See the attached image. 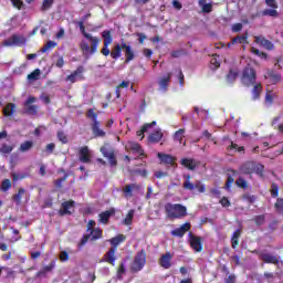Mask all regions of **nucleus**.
Wrapping results in <instances>:
<instances>
[{
    "mask_svg": "<svg viewBox=\"0 0 283 283\" xmlns=\"http://www.w3.org/2000/svg\"><path fill=\"white\" fill-rule=\"evenodd\" d=\"M77 25L80 28V32L86 39V41L85 40L81 41L80 48L83 52V56H85V59H90V56H92L93 54H96V52L98 51V45L101 43V39L92 35V33H87V31H85V22L78 21ZM87 42H90L91 45Z\"/></svg>",
    "mask_w": 283,
    "mask_h": 283,
    "instance_id": "1",
    "label": "nucleus"
},
{
    "mask_svg": "<svg viewBox=\"0 0 283 283\" xmlns=\"http://www.w3.org/2000/svg\"><path fill=\"white\" fill-rule=\"evenodd\" d=\"M165 210L168 218L172 220H182L187 216V207L180 203H167Z\"/></svg>",
    "mask_w": 283,
    "mask_h": 283,
    "instance_id": "2",
    "label": "nucleus"
},
{
    "mask_svg": "<svg viewBox=\"0 0 283 283\" xmlns=\"http://www.w3.org/2000/svg\"><path fill=\"white\" fill-rule=\"evenodd\" d=\"M28 43V39L23 34H13L2 42L3 48H21Z\"/></svg>",
    "mask_w": 283,
    "mask_h": 283,
    "instance_id": "3",
    "label": "nucleus"
},
{
    "mask_svg": "<svg viewBox=\"0 0 283 283\" xmlns=\"http://www.w3.org/2000/svg\"><path fill=\"white\" fill-rule=\"evenodd\" d=\"M256 75L255 70L251 66H247L241 75V83L242 85H245V87H251L252 85H255Z\"/></svg>",
    "mask_w": 283,
    "mask_h": 283,
    "instance_id": "4",
    "label": "nucleus"
},
{
    "mask_svg": "<svg viewBox=\"0 0 283 283\" xmlns=\"http://www.w3.org/2000/svg\"><path fill=\"white\" fill-rule=\"evenodd\" d=\"M146 263L147 255L145 254V251H140L135 255V259L130 266V271H133V273H138V271H143V269H145Z\"/></svg>",
    "mask_w": 283,
    "mask_h": 283,
    "instance_id": "5",
    "label": "nucleus"
},
{
    "mask_svg": "<svg viewBox=\"0 0 283 283\" xmlns=\"http://www.w3.org/2000/svg\"><path fill=\"white\" fill-rule=\"evenodd\" d=\"M87 118H91L93 120L92 129L94 136L103 137L105 136V130L101 129V122H98V115L94 113V109H88L86 114Z\"/></svg>",
    "mask_w": 283,
    "mask_h": 283,
    "instance_id": "6",
    "label": "nucleus"
},
{
    "mask_svg": "<svg viewBox=\"0 0 283 283\" xmlns=\"http://www.w3.org/2000/svg\"><path fill=\"white\" fill-rule=\"evenodd\" d=\"M101 238H103V230H101V228L88 230V233L84 235L78 243V249H83L88 240H101Z\"/></svg>",
    "mask_w": 283,
    "mask_h": 283,
    "instance_id": "7",
    "label": "nucleus"
},
{
    "mask_svg": "<svg viewBox=\"0 0 283 283\" xmlns=\"http://www.w3.org/2000/svg\"><path fill=\"white\" fill-rule=\"evenodd\" d=\"M139 191L140 186H138L137 184H129L123 188L124 198H126V200H129L134 197L135 193H138Z\"/></svg>",
    "mask_w": 283,
    "mask_h": 283,
    "instance_id": "8",
    "label": "nucleus"
},
{
    "mask_svg": "<svg viewBox=\"0 0 283 283\" xmlns=\"http://www.w3.org/2000/svg\"><path fill=\"white\" fill-rule=\"evenodd\" d=\"M83 66H78L71 75L66 77V81H69V83H76L78 81H83Z\"/></svg>",
    "mask_w": 283,
    "mask_h": 283,
    "instance_id": "9",
    "label": "nucleus"
},
{
    "mask_svg": "<svg viewBox=\"0 0 283 283\" xmlns=\"http://www.w3.org/2000/svg\"><path fill=\"white\" fill-rule=\"evenodd\" d=\"M80 160L81 163H91L92 150L87 146H84L80 149Z\"/></svg>",
    "mask_w": 283,
    "mask_h": 283,
    "instance_id": "10",
    "label": "nucleus"
},
{
    "mask_svg": "<svg viewBox=\"0 0 283 283\" xmlns=\"http://www.w3.org/2000/svg\"><path fill=\"white\" fill-rule=\"evenodd\" d=\"M190 245L193 249V251L200 253V251H202V239L200 237L190 234Z\"/></svg>",
    "mask_w": 283,
    "mask_h": 283,
    "instance_id": "11",
    "label": "nucleus"
},
{
    "mask_svg": "<svg viewBox=\"0 0 283 283\" xmlns=\"http://www.w3.org/2000/svg\"><path fill=\"white\" fill-rule=\"evenodd\" d=\"M122 50L126 56V63H129V61H134L136 55L134 54V49H132V45H128L127 43H122Z\"/></svg>",
    "mask_w": 283,
    "mask_h": 283,
    "instance_id": "12",
    "label": "nucleus"
},
{
    "mask_svg": "<svg viewBox=\"0 0 283 283\" xmlns=\"http://www.w3.org/2000/svg\"><path fill=\"white\" fill-rule=\"evenodd\" d=\"M169 83H171V73L163 76L158 81L159 92H167V87H169Z\"/></svg>",
    "mask_w": 283,
    "mask_h": 283,
    "instance_id": "13",
    "label": "nucleus"
},
{
    "mask_svg": "<svg viewBox=\"0 0 283 283\" xmlns=\"http://www.w3.org/2000/svg\"><path fill=\"white\" fill-rule=\"evenodd\" d=\"M172 258H174V255L171 254V252H167L164 255H161V258L159 260L160 266H163V269H171V259Z\"/></svg>",
    "mask_w": 283,
    "mask_h": 283,
    "instance_id": "14",
    "label": "nucleus"
},
{
    "mask_svg": "<svg viewBox=\"0 0 283 283\" xmlns=\"http://www.w3.org/2000/svg\"><path fill=\"white\" fill-rule=\"evenodd\" d=\"M190 229H191V223H184L180 228L172 230L171 235H175L176 238H182L186 231H189Z\"/></svg>",
    "mask_w": 283,
    "mask_h": 283,
    "instance_id": "15",
    "label": "nucleus"
},
{
    "mask_svg": "<svg viewBox=\"0 0 283 283\" xmlns=\"http://www.w3.org/2000/svg\"><path fill=\"white\" fill-rule=\"evenodd\" d=\"M74 211V201H65L60 210L61 216H70Z\"/></svg>",
    "mask_w": 283,
    "mask_h": 283,
    "instance_id": "16",
    "label": "nucleus"
},
{
    "mask_svg": "<svg viewBox=\"0 0 283 283\" xmlns=\"http://www.w3.org/2000/svg\"><path fill=\"white\" fill-rule=\"evenodd\" d=\"M101 153L103 154L104 158H107L111 167H115L116 165V157L114 156V151L107 150V148L102 147Z\"/></svg>",
    "mask_w": 283,
    "mask_h": 283,
    "instance_id": "17",
    "label": "nucleus"
},
{
    "mask_svg": "<svg viewBox=\"0 0 283 283\" xmlns=\"http://www.w3.org/2000/svg\"><path fill=\"white\" fill-rule=\"evenodd\" d=\"M104 262H108L112 266L116 264V248L109 249V251L104 255Z\"/></svg>",
    "mask_w": 283,
    "mask_h": 283,
    "instance_id": "18",
    "label": "nucleus"
},
{
    "mask_svg": "<svg viewBox=\"0 0 283 283\" xmlns=\"http://www.w3.org/2000/svg\"><path fill=\"white\" fill-rule=\"evenodd\" d=\"M157 156H158L159 160L161 163H164L165 165H175V163H176V158L171 155L158 153Z\"/></svg>",
    "mask_w": 283,
    "mask_h": 283,
    "instance_id": "19",
    "label": "nucleus"
},
{
    "mask_svg": "<svg viewBox=\"0 0 283 283\" xmlns=\"http://www.w3.org/2000/svg\"><path fill=\"white\" fill-rule=\"evenodd\" d=\"M241 171L242 174H254L255 171V163L253 161H248V163H244L242 166H241Z\"/></svg>",
    "mask_w": 283,
    "mask_h": 283,
    "instance_id": "20",
    "label": "nucleus"
},
{
    "mask_svg": "<svg viewBox=\"0 0 283 283\" xmlns=\"http://www.w3.org/2000/svg\"><path fill=\"white\" fill-rule=\"evenodd\" d=\"M126 149H129L130 151H134V154H139L140 156H143V148L136 142H128L126 144Z\"/></svg>",
    "mask_w": 283,
    "mask_h": 283,
    "instance_id": "21",
    "label": "nucleus"
},
{
    "mask_svg": "<svg viewBox=\"0 0 283 283\" xmlns=\"http://www.w3.org/2000/svg\"><path fill=\"white\" fill-rule=\"evenodd\" d=\"M261 258L263 262H266L268 264H277L280 262V258L269 253H263Z\"/></svg>",
    "mask_w": 283,
    "mask_h": 283,
    "instance_id": "22",
    "label": "nucleus"
},
{
    "mask_svg": "<svg viewBox=\"0 0 283 283\" xmlns=\"http://www.w3.org/2000/svg\"><path fill=\"white\" fill-rule=\"evenodd\" d=\"M276 96H277L276 93H274L270 88H266V94H265V105H266V107H271V105H273V101H275Z\"/></svg>",
    "mask_w": 283,
    "mask_h": 283,
    "instance_id": "23",
    "label": "nucleus"
},
{
    "mask_svg": "<svg viewBox=\"0 0 283 283\" xmlns=\"http://www.w3.org/2000/svg\"><path fill=\"white\" fill-rule=\"evenodd\" d=\"M122 54H123V44H122V45H120V44H116V45L113 48V50L111 51V56H112V59H114L115 61H116L117 59H120Z\"/></svg>",
    "mask_w": 283,
    "mask_h": 283,
    "instance_id": "24",
    "label": "nucleus"
},
{
    "mask_svg": "<svg viewBox=\"0 0 283 283\" xmlns=\"http://www.w3.org/2000/svg\"><path fill=\"white\" fill-rule=\"evenodd\" d=\"M112 216H114V210H106V211L99 213V222H102V224H107V222H109V218H112Z\"/></svg>",
    "mask_w": 283,
    "mask_h": 283,
    "instance_id": "25",
    "label": "nucleus"
},
{
    "mask_svg": "<svg viewBox=\"0 0 283 283\" xmlns=\"http://www.w3.org/2000/svg\"><path fill=\"white\" fill-rule=\"evenodd\" d=\"M260 94H262V84L254 83L252 88V98L253 101H258L260 98Z\"/></svg>",
    "mask_w": 283,
    "mask_h": 283,
    "instance_id": "26",
    "label": "nucleus"
},
{
    "mask_svg": "<svg viewBox=\"0 0 283 283\" xmlns=\"http://www.w3.org/2000/svg\"><path fill=\"white\" fill-rule=\"evenodd\" d=\"M255 41H256V43L262 45V48H265V50H273V43H271V41H269L262 36L255 38Z\"/></svg>",
    "mask_w": 283,
    "mask_h": 283,
    "instance_id": "27",
    "label": "nucleus"
},
{
    "mask_svg": "<svg viewBox=\"0 0 283 283\" xmlns=\"http://www.w3.org/2000/svg\"><path fill=\"white\" fill-rule=\"evenodd\" d=\"M155 125H156V122H151L150 124H145L143 126V129L137 132V136L142 137L140 140L145 138V133L149 132V129H151V127H154Z\"/></svg>",
    "mask_w": 283,
    "mask_h": 283,
    "instance_id": "28",
    "label": "nucleus"
},
{
    "mask_svg": "<svg viewBox=\"0 0 283 283\" xmlns=\"http://www.w3.org/2000/svg\"><path fill=\"white\" fill-rule=\"evenodd\" d=\"M102 39L104 40V44L112 45V41H114V38H112V31L104 30L102 32Z\"/></svg>",
    "mask_w": 283,
    "mask_h": 283,
    "instance_id": "29",
    "label": "nucleus"
},
{
    "mask_svg": "<svg viewBox=\"0 0 283 283\" xmlns=\"http://www.w3.org/2000/svg\"><path fill=\"white\" fill-rule=\"evenodd\" d=\"M161 139H163V133L160 130L154 132L148 137L149 143H160Z\"/></svg>",
    "mask_w": 283,
    "mask_h": 283,
    "instance_id": "30",
    "label": "nucleus"
},
{
    "mask_svg": "<svg viewBox=\"0 0 283 283\" xmlns=\"http://www.w3.org/2000/svg\"><path fill=\"white\" fill-rule=\"evenodd\" d=\"M265 78H268V81H270V83H280V78H282V76H280V74L275 73V72H270L265 75Z\"/></svg>",
    "mask_w": 283,
    "mask_h": 283,
    "instance_id": "31",
    "label": "nucleus"
},
{
    "mask_svg": "<svg viewBox=\"0 0 283 283\" xmlns=\"http://www.w3.org/2000/svg\"><path fill=\"white\" fill-rule=\"evenodd\" d=\"M199 6L202 10V12L209 14L211 12L213 6L211 3H207V0H199Z\"/></svg>",
    "mask_w": 283,
    "mask_h": 283,
    "instance_id": "32",
    "label": "nucleus"
},
{
    "mask_svg": "<svg viewBox=\"0 0 283 283\" xmlns=\"http://www.w3.org/2000/svg\"><path fill=\"white\" fill-rule=\"evenodd\" d=\"M122 242H125V235L123 234H118L115 238L111 239V244L115 249H117L118 244H120Z\"/></svg>",
    "mask_w": 283,
    "mask_h": 283,
    "instance_id": "33",
    "label": "nucleus"
},
{
    "mask_svg": "<svg viewBox=\"0 0 283 283\" xmlns=\"http://www.w3.org/2000/svg\"><path fill=\"white\" fill-rule=\"evenodd\" d=\"M181 165H184V167L190 170H193L197 167V163L193 159H182Z\"/></svg>",
    "mask_w": 283,
    "mask_h": 283,
    "instance_id": "34",
    "label": "nucleus"
},
{
    "mask_svg": "<svg viewBox=\"0 0 283 283\" xmlns=\"http://www.w3.org/2000/svg\"><path fill=\"white\" fill-rule=\"evenodd\" d=\"M14 109H17V106L14 104H12V103L8 104L3 108L4 116H12V114H14Z\"/></svg>",
    "mask_w": 283,
    "mask_h": 283,
    "instance_id": "35",
    "label": "nucleus"
},
{
    "mask_svg": "<svg viewBox=\"0 0 283 283\" xmlns=\"http://www.w3.org/2000/svg\"><path fill=\"white\" fill-rule=\"evenodd\" d=\"M39 76H41V70L35 69L32 73L28 75V81H39Z\"/></svg>",
    "mask_w": 283,
    "mask_h": 283,
    "instance_id": "36",
    "label": "nucleus"
},
{
    "mask_svg": "<svg viewBox=\"0 0 283 283\" xmlns=\"http://www.w3.org/2000/svg\"><path fill=\"white\" fill-rule=\"evenodd\" d=\"M240 229L235 230L232 234V239H231V242H232V249H235L238 247V240L240 239Z\"/></svg>",
    "mask_w": 283,
    "mask_h": 283,
    "instance_id": "37",
    "label": "nucleus"
},
{
    "mask_svg": "<svg viewBox=\"0 0 283 283\" xmlns=\"http://www.w3.org/2000/svg\"><path fill=\"white\" fill-rule=\"evenodd\" d=\"M23 193H25V189L20 188L18 190V193H15L13 196V200H14L15 205H21V198H22Z\"/></svg>",
    "mask_w": 283,
    "mask_h": 283,
    "instance_id": "38",
    "label": "nucleus"
},
{
    "mask_svg": "<svg viewBox=\"0 0 283 283\" xmlns=\"http://www.w3.org/2000/svg\"><path fill=\"white\" fill-rule=\"evenodd\" d=\"M53 4H54V0H43L42 7H41L42 12L50 10V8H52Z\"/></svg>",
    "mask_w": 283,
    "mask_h": 283,
    "instance_id": "39",
    "label": "nucleus"
},
{
    "mask_svg": "<svg viewBox=\"0 0 283 283\" xmlns=\"http://www.w3.org/2000/svg\"><path fill=\"white\" fill-rule=\"evenodd\" d=\"M34 143L32 142H24L20 145V151H30L32 149Z\"/></svg>",
    "mask_w": 283,
    "mask_h": 283,
    "instance_id": "40",
    "label": "nucleus"
},
{
    "mask_svg": "<svg viewBox=\"0 0 283 283\" xmlns=\"http://www.w3.org/2000/svg\"><path fill=\"white\" fill-rule=\"evenodd\" d=\"M52 48H56V42L48 41L46 44L41 49V52H43V53L50 52V50H52Z\"/></svg>",
    "mask_w": 283,
    "mask_h": 283,
    "instance_id": "41",
    "label": "nucleus"
},
{
    "mask_svg": "<svg viewBox=\"0 0 283 283\" xmlns=\"http://www.w3.org/2000/svg\"><path fill=\"white\" fill-rule=\"evenodd\" d=\"M263 17H279L277 10L273 9H266L262 12Z\"/></svg>",
    "mask_w": 283,
    "mask_h": 283,
    "instance_id": "42",
    "label": "nucleus"
},
{
    "mask_svg": "<svg viewBox=\"0 0 283 283\" xmlns=\"http://www.w3.org/2000/svg\"><path fill=\"white\" fill-rule=\"evenodd\" d=\"M238 78V71L230 70L229 74L227 75L228 83H233Z\"/></svg>",
    "mask_w": 283,
    "mask_h": 283,
    "instance_id": "43",
    "label": "nucleus"
},
{
    "mask_svg": "<svg viewBox=\"0 0 283 283\" xmlns=\"http://www.w3.org/2000/svg\"><path fill=\"white\" fill-rule=\"evenodd\" d=\"M134 210H129L126 218L124 219V224L129 226L132 224V221L134 220Z\"/></svg>",
    "mask_w": 283,
    "mask_h": 283,
    "instance_id": "44",
    "label": "nucleus"
},
{
    "mask_svg": "<svg viewBox=\"0 0 283 283\" xmlns=\"http://www.w3.org/2000/svg\"><path fill=\"white\" fill-rule=\"evenodd\" d=\"M184 137H185V129L180 128L175 133V140H178V143L182 144Z\"/></svg>",
    "mask_w": 283,
    "mask_h": 283,
    "instance_id": "45",
    "label": "nucleus"
},
{
    "mask_svg": "<svg viewBox=\"0 0 283 283\" xmlns=\"http://www.w3.org/2000/svg\"><path fill=\"white\" fill-rule=\"evenodd\" d=\"M184 189H187L188 191H193L196 189V184L193 185L189 179L184 181Z\"/></svg>",
    "mask_w": 283,
    "mask_h": 283,
    "instance_id": "46",
    "label": "nucleus"
},
{
    "mask_svg": "<svg viewBox=\"0 0 283 283\" xmlns=\"http://www.w3.org/2000/svg\"><path fill=\"white\" fill-rule=\"evenodd\" d=\"M235 43H247V35H240L234 39H232V45H235Z\"/></svg>",
    "mask_w": 283,
    "mask_h": 283,
    "instance_id": "47",
    "label": "nucleus"
},
{
    "mask_svg": "<svg viewBox=\"0 0 283 283\" xmlns=\"http://www.w3.org/2000/svg\"><path fill=\"white\" fill-rule=\"evenodd\" d=\"M57 138L60 143H63V145H66L67 143V135H65V133L59 130L57 132Z\"/></svg>",
    "mask_w": 283,
    "mask_h": 283,
    "instance_id": "48",
    "label": "nucleus"
},
{
    "mask_svg": "<svg viewBox=\"0 0 283 283\" xmlns=\"http://www.w3.org/2000/svg\"><path fill=\"white\" fill-rule=\"evenodd\" d=\"M127 88L129 87V82H122L119 86L116 88V96L117 98H120V88Z\"/></svg>",
    "mask_w": 283,
    "mask_h": 283,
    "instance_id": "49",
    "label": "nucleus"
},
{
    "mask_svg": "<svg viewBox=\"0 0 283 283\" xmlns=\"http://www.w3.org/2000/svg\"><path fill=\"white\" fill-rule=\"evenodd\" d=\"M195 189H198L199 193H205V191H207L206 186L201 181L195 184Z\"/></svg>",
    "mask_w": 283,
    "mask_h": 283,
    "instance_id": "50",
    "label": "nucleus"
},
{
    "mask_svg": "<svg viewBox=\"0 0 283 283\" xmlns=\"http://www.w3.org/2000/svg\"><path fill=\"white\" fill-rule=\"evenodd\" d=\"M11 187H12V182L10 181V179H4V180L2 181L1 189H2L3 191H8Z\"/></svg>",
    "mask_w": 283,
    "mask_h": 283,
    "instance_id": "51",
    "label": "nucleus"
},
{
    "mask_svg": "<svg viewBox=\"0 0 283 283\" xmlns=\"http://www.w3.org/2000/svg\"><path fill=\"white\" fill-rule=\"evenodd\" d=\"M262 171H264V166L262 164L254 163V174H258V176H262Z\"/></svg>",
    "mask_w": 283,
    "mask_h": 283,
    "instance_id": "52",
    "label": "nucleus"
},
{
    "mask_svg": "<svg viewBox=\"0 0 283 283\" xmlns=\"http://www.w3.org/2000/svg\"><path fill=\"white\" fill-rule=\"evenodd\" d=\"M123 275H125V264H120L117 270V280H123Z\"/></svg>",
    "mask_w": 283,
    "mask_h": 283,
    "instance_id": "53",
    "label": "nucleus"
},
{
    "mask_svg": "<svg viewBox=\"0 0 283 283\" xmlns=\"http://www.w3.org/2000/svg\"><path fill=\"white\" fill-rule=\"evenodd\" d=\"M0 151L2 154H10L12 151V146L10 145H7V144H3L1 147H0Z\"/></svg>",
    "mask_w": 283,
    "mask_h": 283,
    "instance_id": "54",
    "label": "nucleus"
},
{
    "mask_svg": "<svg viewBox=\"0 0 283 283\" xmlns=\"http://www.w3.org/2000/svg\"><path fill=\"white\" fill-rule=\"evenodd\" d=\"M275 209L279 213H283V199L276 200Z\"/></svg>",
    "mask_w": 283,
    "mask_h": 283,
    "instance_id": "55",
    "label": "nucleus"
},
{
    "mask_svg": "<svg viewBox=\"0 0 283 283\" xmlns=\"http://www.w3.org/2000/svg\"><path fill=\"white\" fill-rule=\"evenodd\" d=\"M279 191H280V188L277 187V185L273 184L272 187H271L272 198H277Z\"/></svg>",
    "mask_w": 283,
    "mask_h": 283,
    "instance_id": "56",
    "label": "nucleus"
},
{
    "mask_svg": "<svg viewBox=\"0 0 283 283\" xmlns=\"http://www.w3.org/2000/svg\"><path fill=\"white\" fill-rule=\"evenodd\" d=\"M101 53L103 54V56H109V54H112V51H109V44L104 43Z\"/></svg>",
    "mask_w": 283,
    "mask_h": 283,
    "instance_id": "57",
    "label": "nucleus"
},
{
    "mask_svg": "<svg viewBox=\"0 0 283 283\" xmlns=\"http://www.w3.org/2000/svg\"><path fill=\"white\" fill-rule=\"evenodd\" d=\"M195 113L198 114V116H207V114H209L207 109L200 108L198 106L195 107Z\"/></svg>",
    "mask_w": 283,
    "mask_h": 283,
    "instance_id": "58",
    "label": "nucleus"
},
{
    "mask_svg": "<svg viewBox=\"0 0 283 283\" xmlns=\"http://www.w3.org/2000/svg\"><path fill=\"white\" fill-rule=\"evenodd\" d=\"M56 266V262L52 261L49 265L43 268V273H50Z\"/></svg>",
    "mask_w": 283,
    "mask_h": 283,
    "instance_id": "59",
    "label": "nucleus"
},
{
    "mask_svg": "<svg viewBox=\"0 0 283 283\" xmlns=\"http://www.w3.org/2000/svg\"><path fill=\"white\" fill-rule=\"evenodd\" d=\"M237 185L238 187H240L241 189H247V180H244V178L240 177L237 180Z\"/></svg>",
    "mask_w": 283,
    "mask_h": 283,
    "instance_id": "60",
    "label": "nucleus"
},
{
    "mask_svg": "<svg viewBox=\"0 0 283 283\" xmlns=\"http://www.w3.org/2000/svg\"><path fill=\"white\" fill-rule=\"evenodd\" d=\"M60 260L61 262H67L70 260V254L66 251H62L60 253Z\"/></svg>",
    "mask_w": 283,
    "mask_h": 283,
    "instance_id": "61",
    "label": "nucleus"
},
{
    "mask_svg": "<svg viewBox=\"0 0 283 283\" xmlns=\"http://www.w3.org/2000/svg\"><path fill=\"white\" fill-rule=\"evenodd\" d=\"M36 105L25 106L27 114H36Z\"/></svg>",
    "mask_w": 283,
    "mask_h": 283,
    "instance_id": "62",
    "label": "nucleus"
},
{
    "mask_svg": "<svg viewBox=\"0 0 283 283\" xmlns=\"http://www.w3.org/2000/svg\"><path fill=\"white\" fill-rule=\"evenodd\" d=\"M252 53L256 54V56H260V59H266V53L260 52V50L252 48Z\"/></svg>",
    "mask_w": 283,
    "mask_h": 283,
    "instance_id": "63",
    "label": "nucleus"
},
{
    "mask_svg": "<svg viewBox=\"0 0 283 283\" xmlns=\"http://www.w3.org/2000/svg\"><path fill=\"white\" fill-rule=\"evenodd\" d=\"M265 3L269 8L277 9V2L275 0H265Z\"/></svg>",
    "mask_w": 283,
    "mask_h": 283,
    "instance_id": "64",
    "label": "nucleus"
}]
</instances>
